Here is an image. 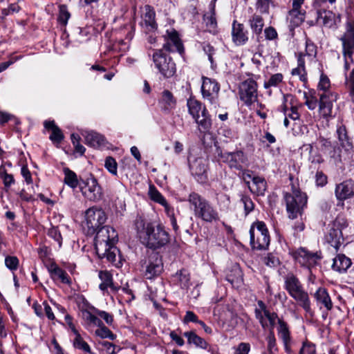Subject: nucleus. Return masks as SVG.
<instances>
[{
    "mask_svg": "<svg viewBox=\"0 0 354 354\" xmlns=\"http://www.w3.org/2000/svg\"><path fill=\"white\" fill-rule=\"evenodd\" d=\"M135 226L141 243L147 248L156 250L169 242V234L160 223H147L139 216L136 219Z\"/></svg>",
    "mask_w": 354,
    "mask_h": 354,
    "instance_id": "obj_1",
    "label": "nucleus"
},
{
    "mask_svg": "<svg viewBox=\"0 0 354 354\" xmlns=\"http://www.w3.org/2000/svg\"><path fill=\"white\" fill-rule=\"evenodd\" d=\"M187 201L196 218L207 223H212L219 220L217 210L209 201L199 194L196 192L190 193Z\"/></svg>",
    "mask_w": 354,
    "mask_h": 354,
    "instance_id": "obj_2",
    "label": "nucleus"
},
{
    "mask_svg": "<svg viewBox=\"0 0 354 354\" xmlns=\"http://www.w3.org/2000/svg\"><path fill=\"white\" fill-rule=\"evenodd\" d=\"M284 288L306 313L313 316L311 303L308 292L304 290L299 278L292 272L288 273L283 278Z\"/></svg>",
    "mask_w": 354,
    "mask_h": 354,
    "instance_id": "obj_3",
    "label": "nucleus"
},
{
    "mask_svg": "<svg viewBox=\"0 0 354 354\" xmlns=\"http://www.w3.org/2000/svg\"><path fill=\"white\" fill-rule=\"evenodd\" d=\"M348 227V222L342 215H338L335 219L328 225V230L325 234L326 241L337 251L344 243V231Z\"/></svg>",
    "mask_w": 354,
    "mask_h": 354,
    "instance_id": "obj_4",
    "label": "nucleus"
},
{
    "mask_svg": "<svg viewBox=\"0 0 354 354\" xmlns=\"http://www.w3.org/2000/svg\"><path fill=\"white\" fill-rule=\"evenodd\" d=\"M286 211L288 218L295 219L301 216L304 207L307 205V196L300 190L293 188L291 193H285Z\"/></svg>",
    "mask_w": 354,
    "mask_h": 354,
    "instance_id": "obj_5",
    "label": "nucleus"
},
{
    "mask_svg": "<svg viewBox=\"0 0 354 354\" xmlns=\"http://www.w3.org/2000/svg\"><path fill=\"white\" fill-rule=\"evenodd\" d=\"M250 245L253 249L266 250L270 245V235L263 221L254 222L250 229Z\"/></svg>",
    "mask_w": 354,
    "mask_h": 354,
    "instance_id": "obj_6",
    "label": "nucleus"
},
{
    "mask_svg": "<svg viewBox=\"0 0 354 354\" xmlns=\"http://www.w3.org/2000/svg\"><path fill=\"white\" fill-rule=\"evenodd\" d=\"M95 237V249L97 255H104L109 245L118 241V233L112 227L106 225L100 227Z\"/></svg>",
    "mask_w": 354,
    "mask_h": 354,
    "instance_id": "obj_7",
    "label": "nucleus"
},
{
    "mask_svg": "<svg viewBox=\"0 0 354 354\" xmlns=\"http://www.w3.org/2000/svg\"><path fill=\"white\" fill-rule=\"evenodd\" d=\"M141 266L147 279H151L158 276L163 270V263L158 253L151 252L141 260Z\"/></svg>",
    "mask_w": 354,
    "mask_h": 354,
    "instance_id": "obj_8",
    "label": "nucleus"
},
{
    "mask_svg": "<svg viewBox=\"0 0 354 354\" xmlns=\"http://www.w3.org/2000/svg\"><path fill=\"white\" fill-rule=\"evenodd\" d=\"M241 100L247 105L253 104V109H263L257 102V84L252 79L243 82L239 86Z\"/></svg>",
    "mask_w": 354,
    "mask_h": 354,
    "instance_id": "obj_9",
    "label": "nucleus"
},
{
    "mask_svg": "<svg viewBox=\"0 0 354 354\" xmlns=\"http://www.w3.org/2000/svg\"><path fill=\"white\" fill-rule=\"evenodd\" d=\"M156 68L165 78L172 77L176 71V64L170 57H167L162 50H156L152 55Z\"/></svg>",
    "mask_w": 354,
    "mask_h": 354,
    "instance_id": "obj_10",
    "label": "nucleus"
},
{
    "mask_svg": "<svg viewBox=\"0 0 354 354\" xmlns=\"http://www.w3.org/2000/svg\"><path fill=\"white\" fill-rule=\"evenodd\" d=\"M106 220L105 212L96 207L88 208L85 212V225L88 234H93Z\"/></svg>",
    "mask_w": 354,
    "mask_h": 354,
    "instance_id": "obj_11",
    "label": "nucleus"
},
{
    "mask_svg": "<svg viewBox=\"0 0 354 354\" xmlns=\"http://www.w3.org/2000/svg\"><path fill=\"white\" fill-rule=\"evenodd\" d=\"M292 256L301 266L310 270L317 266L322 258L321 252H313L304 248H299L292 252Z\"/></svg>",
    "mask_w": 354,
    "mask_h": 354,
    "instance_id": "obj_12",
    "label": "nucleus"
},
{
    "mask_svg": "<svg viewBox=\"0 0 354 354\" xmlns=\"http://www.w3.org/2000/svg\"><path fill=\"white\" fill-rule=\"evenodd\" d=\"M82 195L88 201L98 202L103 198V192L101 186L94 177L88 178L80 185Z\"/></svg>",
    "mask_w": 354,
    "mask_h": 354,
    "instance_id": "obj_13",
    "label": "nucleus"
},
{
    "mask_svg": "<svg viewBox=\"0 0 354 354\" xmlns=\"http://www.w3.org/2000/svg\"><path fill=\"white\" fill-rule=\"evenodd\" d=\"M259 308L255 309V317L259 320L261 327L266 330H274V327L278 321V315L275 313L270 312L262 301H258Z\"/></svg>",
    "mask_w": 354,
    "mask_h": 354,
    "instance_id": "obj_14",
    "label": "nucleus"
},
{
    "mask_svg": "<svg viewBox=\"0 0 354 354\" xmlns=\"http://www.w3.org/2000/svg\"><path fill=\"white\" fill-rule=\"evenodd\" d=\"M202 94L213 106L211 109H216L218 93L219 86L218 83L210 78L204 77L201 87Z\"/></svg>",
    "mask_w": 354,
    "mask_h": 354,
    "instance_id": "obj_15",
    "label": "nucleus"
},
{
    "mask_svg": "<svg viewBox=\"0 0 354 354\" xmlns=\"http://www.w3.org/2000/svg\"><path fill=\"white\" fill-rule=\"evenodd\" d=\"M221 158L224 162H226L230 168L237 170H241L247 164V156L242 151H236L234 152L221 153Z\"/></svg>",
    "mask_w": 354,
    "mask_h": 354,
    "instance_id": "obj_16",
    "label": "nucleus"
},
{
    "mask_svg": "<svg viewBox=\"0 0 354 354\" xmlns=\"http://www.w3.org/2000/svg\"><path fill=\"white\" fill-rule=\"evenodd\" d=\"M344 54L350 57L354 53V21H348L346 24V30L340 38Z\"/></svg>",
    "mask_w": 354,
    "mask_h": 354,
    "instance_id": "obj_17",
    "label": "nucleus"
},
{
    "mask_svg": "<svg viewBox=\"0 0 354 354\" xmlns=\"http://www.w3.org/2000/svg\"><path fill=\"white\" fill-rule=\"evenodd\" d=\"M335 195L338 202H344L353 198L354 180L347 179L337 184L335 189Z\"/></svg>",
    "mask_w": 354,
    "mask_h": 354,
    "instance_id": "obj_18",
    "label": "nucleus"
},
{
    "mask_svg": "<svg viewBox=\"0 0 354 354\" xmlns=\"http://www.w3.org/2000/svg\"><path fill=\"white\" fill-rule=\"evenodd\" d=\"M192 174L197 177V180L201 183L207 180V160L198 158L190 164Z\"/></svg>",
    "mask_w": 354,
    "mask_h": 354,
    "instance_id": "obj_19",
    "label": "nucleus"
},
{
    "mask_svg": "<svg viewBox=\"0 0 354 354\" xmlns=\"http://www.w3.org/2000/svg\"><path fill=\"white\" fill-rule=\"evenodd\" d=\"M99 279L101 280V283L99 285V288L103 292V294H109V288L113 293L117 292L120 289V286L116 285L113 282L112 274L107 270H100L98 272Z\"/></svg>",
    "mask_w": 354,
    "mask_h": 354,
    "instance_id": "obj_20",
    "label": "nucleus"
},
{
    "mask_svg": "<svg viewBox=\"0 0 354 354\" xmlns=\"http://www.w3.org/2000/svg\"><path fill=\"white\" fill-rule=\"evenodd\" d=\"M278 324L277 333L279 337L282 340L285 351L288 354H291L292 339L288 324L283 319H278Z\"/></svg>",
    "mask_w": 354,
    "mask_h": 354,
    "instance_id": "obj_21",
    "label": "nucleus"
},
{
    "mask_svg": "<svg viewBox=\"0 0 354 354\" xmlns=\"http://www.w3.org/2000/svg\"><path fill=\"white\" fill-rule=\"evenodd\" d=\"M87 145L94 148L104 147L106 140L104 136L94 131H84L82 133Z\"/></svg>",
    "mask_w": 354,
    "mask_h": 354,
    "instance_id": "obj_22",
    "label": "nucleus"
},
{
    "mask_svg": "<svg viewBox=\"0 0 354 354\" xmlns=\"http://www.w3.org/2000/svg\"><path fill=\"white\" fill-rule=\"evenodd\" d=\"M232 41L237 45L244 44L248 40V31L244 30L243 24L234 20L232 29Z\"/></svg>",
    "mask_w": 354,
    "mask_h": 354,
    "instance_id": "obj_23",
    "label": "nucleus"
},
{
    "mask_svg": "<svg viewBox=\"0 0 354 354\" xmlns=\"http://www.w3.org/2000/svg\"><path fill=\"white\" fill-rule=\"evenodd\" d=\"M314 297L317 305H320V308L324 306L327 311H330L333 308V302L330 297L325 288L319 287L314 293Z\"/></svg>",
    "mask_w": 354,
    "mask_h": 354,
    "instance_id": "obj_24",
    "label": "nucleus"
},
{
    "mask_svg": "<svg viewBox=\"0 0 354 354\" xmlns=\"http://www.w3.org/2000/svg\"><path fill=\"white\" fill-rule=\"evenodd\" d=\"M44 127L51 131L49 139L54 145H59L64 138L62 130L55 124L54 120H46L44 122Z\"/></svg>",
    "mask_w": 354,
    "mask_h": 354,
    "instance_id": "obj_25",
    "label": "nucleus"
},
{
    "mask_svg": "<svg viewBox=\"0 0 354 354\" xmlns=\"http://www.w3.org/2000/svg\"><path fill=\"white\" fill-rule=\"evenodd\" d=\"M196 122L198 124L201 132L205 133L209 131L212 121L208 112H189Z\"/></svg>",
    "mask_w": 354,
    "mask_h": 354,
    "instance_id": "obj_26",
    "label": "nucleus"
},
{
    "mask_svg": "<svg viewBox=\"0 0 354 354\" xmlns=\"http://www.w3.org/2000/svg\"><path fill=\"white\" fill-rule=\"evenodd\" d=\"M250 192L257 196H263L267 189V183L264 178L257 176L252 178V182H247Z\"/></svg>",
    "mask_w": 354,
    "mask_h": 354,
    "instance_id": "obj_27",
    "label": "nucleus"
},
{
    "mask_svg": "<svg viewBox=\"0 0 354 354\" xmlns=\"http://www.w3.org/2000/svg\"><path fill=\"white\" fill-rule=\"evenodd\" d=\"M48 270L53 279L60 280L63 283L66 284H69L71 283L67 272L60 268L56 263H51L48 266Z\"/></svg>",
    "mask_w": 354,
    "mask_h": 354,
    "instance_id": "obj_28",
    "label": "nucleus"
},
{
    "mask_svg": "<svg viewBox=\"0 0 354 354\" xmlns=\"http://www.w3.org/2000/svg\"><path fill=\"white\" fill-rule=\"evenodd\" d=\"M351 260L344 254H339L333 259L332 268L339 273L346 272L351 266Z\"/></svg>",
    "mask_w": 354,
    "mask_h": 354,
    "instance_id": "obj_29",
    "label": "nucleus"
},
{
    "mask_svg": "<svg viewBox=\"0 0 354 354\" xmlns=\"http://www.w3.org/2000/svg\"><path fill=\"white\" fill-rule=\"evenodd\" d=\"M203 21L209 32H214L216 31L217 21L215 17L214 3L210 4L209 11L203 15Z\"/></svg>",
    "mask_w": 354,
    "mask_h": 354,
    "instance_id": "obj_30",
    "label": "nucleus"
},
{
    "mask_svg": "<svg viewBox=\"0 0 354 354\" xmlns=\"http://www.w3.org/2000/svg\"><path fill=\"white\" fill-rule=\"evenodd\" d=\"M184 336L187 339L188 344H194L197 348L207 349L208 343L205 340V339L198 336L195 332H185Z\"/></svg>",
    "mask_w": 354,
    "mask_h": 354,
    "instance_id": "obj_31",
    "label": "nucleus"
},
{
    "mask_svg": "<svg viewBox=\"0 0 354 354\" xmlns=\"http://www.w3.org/2000/svg\"><path fill=\"white\" fill-rule=\"evenodd\" d=\"M97 317L98 316L94 312L93 313L86 309L82 310V317L86 328L100 326L102 321Z\"/></svg>",
    "mask_w": 354,
    "mask_h": 354,
    "instance_id": "obj_32",
    "label": "nucleus"
},
{
    "mask_svg": "<svg viewBox=\"0 0 354 354\" xmlns=\"http://www.w3.org/2000/svg\"><path fill=\"white\" fill-rule=\"evenodd\" d=\"M174 279L181 288L187 289L191 285L189 272L185 269L178 271L174 276Z\"/></svg>",
    "mask_w": 354,
    "mask_h": 354,
    "instance_id": "obj_33",
    "label": "nucleus"
},
{
    "mask_svg": "<svg viewBox=\"0 0 354 354\" xmlns=\"http://www.w3.org/2000/svg\"><path fill=\"white\" fill-rule=\"evenodd\" d=\"M145 12L143 16V21L149 30L156 29L157 24L155 21V12L149 6H145Z\"/></svg>",
    "mask_w": 354,
    "mask_h": 354,
    "instance_id": "obj_34",
    "label": "nucleus"
},
{
    "mask_svg": "<svg viewBox=\"0 0 354 354\" xmlns=\"http://www.w3.org/2000/svg\"><path fill=\"white\" fill-rule=\"evenodd\" d=\"M337 133L341 146L344 148L346 151H350L353 146L349 140L345 126H339L337 129Z\"/></svg>",
    "mask_w": 354,
    "mask_h": 354,
    "instance_id": "obj_35",
    "label": "nucleus"
},
{
    "mask_svg": "<svg viewBox=\"0 0 354 354\" xmlns=\"http://www.w3.org/2000/svg\"><path fill=\"white\" fill-rule=\"evenodd\" d=\"M335 100L336 95L335 94H322L320 95L319 109L321 110L327 109L328 111H331L334 108Z\"/></svg>",
    "mask_w": 354,
    "mask_h": 354,
    "instance_id": "obj_36",
    "label": "nucleus"
},
{
    "mask_svg": "<svg viewBox=\"0 0 354 354\" xmlns=\"http://www.w3.org/2000/svg\"><path fill=\"white\" fill-rule=\"evenodd\" d=\"M64 183L70 187L74 189L78 186L77 174L68 167L64 168Z\"/></svg>",
    "mask_w": 354,
    "mask_h": 354,
    "instance_id": "obj_37",
    "label": "nucleus"
},
{
    "mask_svg": "<svg viewBox=\"0 0 354 354\" xmlns=\"http://www.w3.org/2000/svg\"><path fill=\"white\" fill-rule=\"evenodd\" d=\"M249 23L251 29L255 34L259 35L261 33L264 26L263 19L261 16L254 15L251 19H250Z\"/></svg>",
    "mask_w": 354,
    "mask_h": 354,
    "instance_id": "obj_38",
    "label": "nucleus"
},
{
    "mask_svg": "<svg viewBox=\"0 0 354 354\" xmlns=\"http://www.w3.org/2000/svg\"><path fill=\"white\" fill-rule=\"evenodd\" d=\"M160 102L165 109H173L176 107V99L173 94L168 90H165L162 92Z\"/></svg>",
    "mask_w": 354,
    "mask_h": 354,
    "instance_id": "obj_39",
    "label": "nucleus"
},
{
    "mask_svg": "<svg viewBox=\"0 0 354 354\" xmlns=\"http://www.w3.org/2000/svg\"><path fill=\"white\" fill-rule=\"evenodd\" d=\"M73 334L75 335V338H74L73 342V346L75 348L82 350L83 351H84L86 353H91V349L89 345L83 339V338L82 337V336L80 335L79 332L77 331L76 333H75Z\"/></svg>",
    "mask_w": 354,
    "mask_h": 354,
    "instance_id": "obj_40",
    "label": "nucleus"
},
{
    "mask_svg": "<svg viewBox=\"0 0 354 354\" xmlns=\"http://www.w3.org/2000/svg\"><path fill=\"white\" fill-rule=\"evenodd\" d=\"M98 328L95 330V335L101 338H108L111 340H114L116 338V335L113 334L106 326H104V323L100 326H97Z\"/></svg>",
    "mask_w": 354,
    "mask_h": 354,
    "instance_id": "obj_41",
    "label": "nucleus"
},
{
    "mask_svg": "<svg viewBox=\"0 0 354 354\" xmlns=\"http://www.w3.org/2000/svg\"><path fill=\"white\" fill-rule=\"evenodd\" d=\"M148 194L151 201L159 203L160 205L165 203V201H166L162 194L153 185H149Z\"/></svg>",
    "mask_w": 354,
    "mask_h": 354,
    "instance_id": "obj_42",
    "label": "nucleus"
},
{
    "mask_svg": "<svg viewBox=\"0 0 354 354\" xmlns=\"http://www.w3.org/2000/svg\"><path fill=\"white\" fill-rule=\"evenodd\" d=\"M267 348L270 354H274L277 351V340L274 336V330H270L266 337Z\"/></svg>",
    "mask_w": 354,
    "mask_h": 354,
    "instance_id": "obj_43",
    "label": "nucleus"
},
{
    "mask_svg": "<svg viewBox=\"0 0 354 354\" xmlns=\"http://www.w3.org/2000/svg\"><path fill=\"white\" fill-rule=\"evenodd\" d=\"M106 251L104 255H97L100 259L106 258L108 261L113 263L116 261V252L117 248L115 247V244L109 245V248H106Z\"/></svg>",
    "mask_w": 354,
    "mask_h": 354,
    "instance_id": "obj_44",
    "label": "nucleus"
},
{
    "mask_svg": "<svg viewBox=\"0 0 354 354\" xmlns=\"http://www.w3.org/2000/svg\"><path fill=\"white\" fill-rule=\"evenodd\" d=\"M93 312L101 319H104L105 323L109 326H112L113 324V316L112 314L104 311L95 308H93Z\"/></svg>",
    "mask_w": 354,
    "mask_h": 354,
    "instance_id": "obj_45",
    "label": "nucleus"
},
{
    "mask_svg": "<svg viewBox=\"0 0 354 354\" xmlns=\"http://www.w3.org/2000/svg\"><path fill=\"white\" fill-rule=\"evenodd\" d=\"M105 168L113 175L117 176L118 164L116 160L111 156H108L105 159Z\"/></svg>",
    "mask_w": 354,
    "mask_h": 354,
    "instance_id": "obj_46",
    "label": "nucleus"
},
{
    "mask_svg": "<svg viewBox=\"0 0 354 354\" xmlns=\"http://www.w3.org/2000/svg\"><path fill=\"white\" fill-rule=\"evenodd\" d=\"M169 40L178 53L183 52V46L176 31H173L169 34Z\"/></svg>",
    "mask_w": 354,
    "mask_h": 354,
    "instance_id": "obj_47",
    "label": "nucleus"
},
{
    "mask_svg": "<svg viewBox=\"0 0 354 354\" xmlns=\"http://www.w3.org/2000/svg\"><path fill=\"white\" fill-rule=\"evenodd\" d=\"M241 201L243 204L245 216L254 210V204L250 197L244 195L241 197Z\"/></svg>",
    "mask_w": 354,
    "mask_h": 354,
    "instance_id": "obj_48",
    "label": "nucleus"
},
{
    "mask_svg": "<svg viewBox=\"0 0 354 354\" xmlns=\"http://www.w3.org/2000/svg\"><path fill=\"white\" fill-rule=\"evenodd\" d=\"M70 13L67 10V7L65 5L59 6V14L58 20L62 25H66L68 19L70 18Z\"/></svg>",
    "mask_w": 354,
    "mask_h": 354,
    "instance_id": "obj_49",
    "label": "nucleus"
},
{
    "mask_svg": "<svg viewBox=\"0 0 354 354\" xmlns=\"http://www.w3.org/2000/svg\"><path fill=\"white\" fill-rule=\"evenodd\" d=\"M19 259L15 256H7L5 258V265L11 271L16 270L19 266Z\"/></svg>",
    "mask_w": 354,
    "mask_h": 354,
    "instance_id": "obj_50",
    "label": "nucleus"
},
{
    "mask_svg": "<svg viewBox=\"0 0 354 354\" xmlns=\"http://www.w3.org/2000/svg\"><path fill=\"white\" fill-rule=\"evenodd\" d=\"M48 235L57 242L59 248L62 244V236L57 227H52L48 231Z\"/></svg>",
    "mask_w": 354,
    "mask_h": 354,
    "instance_id": "obj_51",
    "label": "nucleus"
},
{
    "mask_svg": "<svg viewBox=\"0 0 354 354\" xmlns=\"http://www.w3.org/2000/svg\"><path fill=\"white\" fill-rule=\"evenodd\" d=\"M283 80V75L281 73H277L272 75L268 81L266 82L264 84L265 88H268L270 86H277L280 82H281Z\"/></svg>",
    "mask_w": 354,
    "mask_h": 354,
    "instance_id": "obj_52",
    "label": "nucleus"
},
{
    "mask_svg": "<svg viewBox=\"0 0 354 354\" xmlns=\"http://www.w3.org/2000/svg\"><path fill=\"white\" fill-rule=\"evenodd\" d=\"M187 106L189 111H201L202 109L205 111V107L203 106L201 102L194 97H190L187 100Z\"/></svg>",
    "mask_w": 354,
    "mask_h": 354,
    "instance_id": "obj_53",
    "label": "nucleus"
},
{
    "mask_svg": "<svg viewBox=\"0 0 354 354\" xmlns=\"http://www.w3.org/2000/svg\"><path fill=\"white\" fill-rule=\"evenodd\" d=\"M299 354H316L315 345L309 342H304Z\"/></svg>",
    "mask_w": 354,
    "mask_h": 354,
    "instance_id": "obj_54",
    "label": "nucleus"
},
{
    "mask_svg": "<svg viewBox=\"0 0 354 354\" xmlns=\"http://www.w3.org/2000/svg\"><path fill=\"white\" fill-rule=\"evenodd\" d=\"M263 263L269 266V267H276L279 265V261L278 258H277L274 254H268L266 257L263 258Z\"/></svg>",
    "mask_w": 354,
    "mask_h": 354,
    "instance_id": "obj_55",
    "label": "nucleus"
},
{
    "mask_svg": "<svg viewBox=\"0 0 354 354\" xmlns=\"http://www.w3.org/2000/svg\"><path fill=\"white\" fill-rule=\"evenodd\" d=\"M346 84L349 88L350 95L354 102V68L351 71L348 77H346Z\"/></svg>",
    "mask_w": 354,
    "mask_h": 354,
    "instance_id": "obj_56",
    "label": "nucleus"
},
{
    "mask_svg": "<svg viewBox=\"0 0 354 354\" xmlns=\"http://www.w3.org/2000/svg\"><path fill=\"white\" fill-rule=\"evenodd\" d=\"M327 176L322 171H317L315 183L317 186L324 187L327 184Z\"/></svg>",
    "mask_w": 354,
    "mask_h": 354,
    "instance_id": "obj_57",
    "label": "nucleus"
},
{
    "mask_svg": "<svg viewBox=\"0 0 354 354\" xmlns=\"http://www.w3.org/2000/svg\"><path fill=\"white\" fill-rule=\"evenodd\" d=\"M0 176L3 180V184L6 187H10L12 184L15 183L13 176L8 174L6 171L0 173Z\"/></svg>",
    "mask_w": 354,
    "mask_h": 354,
    "instance_id": "obj_58",
    "label": "nucleus"
},
{
    "mask_svg": "<svg viewBox=\"0 0 354 354\" xmlns=\"http://www.w3.org/2000/svg\"><path fill=\"white\" fill-rule=\"evenodd\" d=\"M250 350V344L248 343L242 342L235 348L234 354H248Z\"/></svg>",
    "mask_w": 354,
    "mask_h": 354,
    "instance_id": "obj_59",
    "label": "nucleus"
},
{
    "mask_svg": "<svg viewBox=\"0 0 354 354\" xmlns=\"http://www.w3.org/2000/svg\"><path fill=\"white\" fill-rule=\"evenodd\" d=\"M199 321L198 316L194 312L190 310L186 312L183 318L184 324H188L189 322L198 323Z\"/></svg>",
    "mask_w": 354,
    "mask_h": 354,
    "instance_id": "obj_60",
    "label": "nucleus"
},
{
    "mask_svg": "<svg viewBox=\"0 0 354 354\" xmlns=\"http://www.w3.org/2000/svg\"><path fill=\"white\" fill-rule=\"evenodd\" d=\"M318 86L320 89L324 91H326L330 87V80L326 75H321Z\"/></svg>",
    "mask_w": 354,
    "mask_h": 354,
    "instance_id": "obj_61",
    "label": "nucleus"
},
{
    "mask_svg": "<svg viewBox=\"0 0 354 354\" xmlns=\"http://www.w3.org/2000/svg\"><path fill=\"white\" fill-rule=\"evenodd\" d=\"M270 0H258L257 8L261 12H267L269 9Z\"/></svg>",
    "mask_w": 354,
    "mask_h": 354,
    "instance_id": "obj_62",
    "label": "nucleus"
},
{
    "mask_svg": "<svg viewBox=\"0 0 354 354\" xmlns=\"http://www.w3.org/2000/svg\"><path fill=\"white\" fill-rule=\"evenodd\" d=\"M291 73L292 75H299V80L301 81H306V72L305 68H300V67L297 66V68L292 69Z\"/></svg>",
    "mask_w": 354,
    "mask_h": 354,
    "instance_id": "obj_63",
    "label": "nucleus"
},
{
    "mask_svg": "<svg viewBox=\"0 0 354 354\" xmlns=\"http://www.w3.org/2000/svg\"><path fill=\"white\" fill-rule=\"evenodd\" d=\"M218 204L219 206L223 204L224 207H227L230 203V196L225 194L217 195Z\"/></svg>",
    "mask_w": 354,
    "mask_h": 354,
    "instance_id": "obj_64",
    "label": "nucleus"
}]
</instances>
